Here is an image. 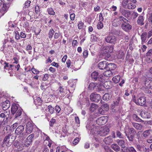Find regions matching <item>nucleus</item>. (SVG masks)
Returning <instances> with one entry per match:
<instances>
[{"label": "nucleus", "instance_id": "nucleus-24", "mask_svg": "<svg viewBox=\"0 0 152 152\" xmlns=\"http://www.w3.org/2000/svg\"><path fill=\"white\" fill-rule=\"evenodd\" d=\"M120 11L121 14L126 17H129L130 15V12L129 10L122 9L120 10Z\"/></svg>", "mask_w": 152, "mask_h": 152}, {"label": "nucleus", "instance_id": "nucleus-13", "mask_svg": "<svg viewBox=\"0 0 152 152\" xmlns=\"http://www.w3.org/2000/svg\"><path fill=\"white\" fill-rule=\"evenodd\" d=\"M14 146L15 148L18 151H21L24 147V145L23 144V142H19L17 141H15L14 143Z\"/></svg>", "mask_w": 152, "mask_h": 152}, {"label": "nucleus", "instance_id": "nucleus-22", "mask_svg": "<svg viewBox=\"0 0 152 152\" xmlns=\"http://www.w3.org/2000/svg\"><path fill=\"white\" fill-rule=\"evenodd\" d=\"M34 102L37 106H39L42 104V101L39 97H34Z\"/></svg>", "mask_w": 152, "mask_h": 152}, {"label": "nucleus", "instance_id": "nucleus-3", "mask_svg": "<svg viewBox=\"0 0 152 152\" xmlns=\"http://www.w3.org/2000/svg\"><path fill=\"white\" fill-rule=\"evenodd\" d=\"M104 39L107 42L111 44H115L117 40L115 36L110 34L106 37Z\"/></svg>", "mask_w": 152, "mask_h": 152}, {"label": "nucleus", "instance_id": "nucleus-49", "mask_svg": "<svg viewBox=\"0 0 152 152\" xmlns=\"http://www.w3.org/2000/svg\"><path fill=\"white\" fill-rule=\"evenodd\" d=\"M103 27V23L101 22H99L97 25V27L98 29H102Z\"/></svg>", "mask_w": 152, "mask_h": 152}, {"label": "nucleus", "instance_id": "nucleus-53", "mask_svg": "<svg viewBox=\"0 0 152 152\" xmlns=\"http://www.w3.org/2000/svg\"><path fill=\"white\" fill-rule=\"evenodd\" d=\"M31 71L32 72L35 74H38L39 72L38 70L35 69L34 68H32Z\"/></svg>", "mask_w": 152, "mask_h": 152}, {"label": "nucleus", "instance_id": "nucleus-8", "mask_svg": "<svg viewBox=\"0 0 152 152\" xmlns=\"http://www.w3.org/2000/svg\"><path fill=\"white\" fill-rule=\"evenodd\" d=\"M100 99L101 96L100 95L95 93H92L90 96V99L92 101L97 102L100 100Z\"/></svg>", "mask_w": 152, "mask_h": 152}, {"label": "nucleus", "instance_id": "nucleus-11", "mask_svg": "<svg viewBox=\"0 0 152 152\" xmlns=\"http://www.w3.org/2000/svg\"><path fill=\"white\" fill-rule=\"evenodd\" d=\"M124 132L126 135H135L136 131L133 128L127 126L124 128Z\"/></svg>", "mask_w": 152, "mask_h": 152}, {"label": "nucleus", "instance_id": "nucleus-5", "mask_svg": "<svg viewBox=\"0 0 152 152\" xmlns=\"http://www.w3.org/2000/svg\"><path fill=\"white\" fill-rule=\"evenodd\" d=\"M102 88V86L100 84H97L95 83H91L89 85L88 88L91 90L95 89L96 91H99Z\"/></svg>", "mask_w": 152, "mask_h": 152}, {"label": "nucleus", "instance_id": "nucleus-10", "mask_svg": "<svg viewBox=\"0 0 152 152\" xmlns=\"http://www.w3.org/2000/svg\"><path fill=\"white\" fill-rule=\"evenodd\" d=\"M33 124L31 121L28 122L26 125V133L28 134L31 133L33 129Z\"/></svg>", "mask_w": 152, "mask_h": 152}, {"label": "nucleus", "instance_id": "nucleus-64", "mask_svg": "<svg viewBox=\"0 0 152 152\" xmlns=\"http://www.w3.org/2000/svg\"><path fill=\"white\" fill-rule=\"evenodd\" d=\"M147 56H150L152 55V49L149 50L146 53Z\"/></svg>", "mask_w": 152, "mask_h": 152}, {"label": "nucleus", "instance_id": "nucleus-61", "mask_svg": "<svg viewBox=\"0 0 152 152\" xmlns=\"http://www.w3.org/2000/svg\"><path fill=\"white\" fill-rule=\"evenodd\" d=\"M55 110L57 113H59L61 110V108L59 106L56 105L55 107Z\"/></svg>", "mask_w": 152, "mask_h": 152}, {"label": "nucleus", "instance_id": "nucleus-26", "mask_svg": "<svg viewBox=\"0 0 152 152\" xmlns=\"http://www.w3.org/2000/svg\"><path fill=\"white\" fill-rule=\"evenodd\" d=\"M116 67V66L115 64L110 63L107 65L106 69L111 71L115 69Z\"/></svg>", "mask_w": 152, "mask_h": 152}, {"label": "nucleus", "instance_id": "nucleus-41", "mask_svg": "<svg viewBox=\"0 0 152 152\" xmlns=\"http://www.w3.org/2000/svg\"><path fill=\"white\" fill-rule=\"evenodd\" d=\"M23 142V145H24V146L28 147V146H29L31 143V141L30 140V141H29L27 139H26L25 140V141H24V142Z\"/></svg>", "mask_w": 152, "mask_h": 152}, {"label": "nucleus", "instance_id": "nucleus-48", "mask_svg": "<svg viewBox=\"0 0 152 152\" xmlns=\"http://www.w3.org/2000/svg\"><path fill=\"white\" fill-rule=\"evenodd\" d=\"M48 109L49 112L51 114L53 113L54 111V108L50 105L48 106Z\"/></svg>", "mask_w": 152, "mask_h": 152}, {"label": "nucleus", "instance_id": "nucleus-56", "mask_svg": "<svg viewBox=\"0 0 152 152\" xmlns=\"http://www.w3.org/2000/svg\"><path fill=\"white\" fill-rule=\"evenodd\" d=\"M31 3V1H26L25 3V7L28 8L29 7Z\"/></svg>", "mask_w": 152, "mask_h": 152}, {"label": "nucleus", "instance_id": "nucleus-14", "mask_svg": "<svg viewBox=\"0 0 152 152\" xmlns=\"http://www.w3.org/2000/svg\"><path fill=\"white\" fill-rule=\"evenodd\" d=\"M115 136L113 137L112 136H110L104 138L103 141L107 145H110L111 143L113 141V138H114Z\"/></svg>", "mask_w": 152, "mask_h": 152}, {"label": "nucleus", "instance_id": "nucleus-62", "mask_svg": "<svg viewBox=\"0 0 152 152\" xmlns=\"http://www.w3.org/2000/svg\"><path fill=\"white\" fill-rule=\"evenodd\" d=\"M79 138L77 137L73 141V143L76 145L77 143L79 141Z\"/></svg>", "mask_w": 152, "mask_h": 152}, {"label": "nucleus", "instance_id": "nucleus-16", "mask_svg": "<svg viewBox=\"0 0 152 152\" xmlns=\"http://www.w3.org/2000/svg\"><path fill=\"white\" fill-rule=\"evenodd\" d=\"M10 106V102L8 100H6L5 101L3 102L2 105V109L4 110H7Z\"/></svg>", "mask_w": 152, "mask_h": 152}, {"label": "nucleus", "instance_id": "nucleus-33", "mask_svg": "<svg viewBox=\"0 0 152 152\" xmlns=\"http://www.w3.org/2000/svg\"><path fill=\"white\" fill-rule=\"evenodd\" d=\"M132 118L133 119L136 121L140 122H143V121L138 117L135 114H134L133 115Z\"/></svg>", "mask_w": 152, "mask_h": 152}, {"label": "nucleus", "instance_id": "nucleus-46", "mask_svg": "<svg viewBox=\"0 0 152 152\" xmlns=\"http://www.w3.org/2000/svg\"><path fill=\"white\" fill-rule=\"evenodd\" d=\"M101 107L104 109V110L107 111L109 109L108 105L107 104H104L102 105Z\"/></svg>", "mask_w": 152, "mask_h": 152}, {"label": "nucleus", "instance_id": "nucleus-54", "mask_svg": "<svg viewBox=\"0 0 152 152\" xmlns=\"http://www.w3.org/2000/svg\"><path fill=\"white\" fill-rule=\"evenodd\" d=\"M34 137V134H30L27 138V139L29 141H31V142L32 139H33Z\"/></svg>", "mask_w": 152, "mask_h": 152}, {"label": "nucleus", "instance_id": "nucleus-35", "mask_svg": "<svg viewBox=\"0 0 152 152\" xmlns=\"http://www.w3.org/2000/svg\"><path fill=\"white\" fill-rule=\"evenodd\" d=\"M117 142L121 148H124L125 147V142L124 140H118Z\"/></svg>", "mask_w": 152, "mask_h": 152}, {"label": "nucleus", "instance_id": "nucleus-28", "mask_svg": "<svg viewBox=\"0 0 152 152\" xmlns=\"http://www.w3.org/2000/svg\"><path fill=\"white\" fill-rule=\"evenodd\" d=\"M112 95L108 93L105 94L103 96V99L105 101H108L111 99Z\"/></svg>", "mask_w": 152, "mask_h": 152}, {"label": "nucleus", "instance_id": "nucleus-39", "mask_svg": "<svg viewBox=\"0 0 152 152\" xmlns=\"http://www.w3.org/2000/svg\"><path fill=\"white\" fill-rule=\"evenodd\" d=\"M58 90L61 95V96H64L65 95L66 93L64 91V88H63L62 86H60Z\"/></svg>", "mask_w": 152, "mask_h": 152}, {"label": "nucleus", "instance_id": "nucleus-52", "mask_svg": "<svg viewBox=\"0 0 152 152\" xmlns=\"http://www.w3.org/2000/svg\"><path fill=\"white\" fill-rule=\"evenodd\" d=\"M129 1L128 0H123V1L122 2V5L123 7H125L128 2Z\"/></svg>", "mask_w": 152, "mask_h": 152}, {"label": "nucleus", "instance_id": "nucleus-31", "mask_svg": "<svg viewBox=\"0 0 152 152\" xmlns=\"http://www.w3.org/2000/svg\"><path fill=\"white\" fill-rule=\"evenodd\" d=\"M111 148L115 151L117 152L120 151V148L116 144H113L111 145Z\"/></svg>", "mask_w": 152, "mask_h": 152}, {"label": "nucleus", "instance_id": "nucleus-4", "mask_svg": "<svg viewBox=\"0 0 152 152\" xmlns=\"http://www.w3.org/2000/svg\"><path fill=\"white\" fill-rule=\"evenodd\" d=\"M113 49L114 46L112 45L105 46L103 48V53L102 52L101 53V55L102 56H104L105 54L107 53H111L113 52Z\"/></svg>", "mask_w": 152, "mask_h": 152}, {"label": "nucleus", "instance_id": "nucleus-1", "mask_svg": "<svg viewBox=\"0 0 152 152\" xmlns=\"http://www.w3.org/2000/svg\"><path fill=\"white\" fill-rule=\"evenodd\" d=\"M109 131V128L107 126H105L101 128L95 127L91 130L90 134L95 136L99 135L103 137L107 134Z\"/></svg>", "mask_w": 152, "mask_h": 152}, {"label": "nucleus", "instance_id": "nucleus-59", "mask_svg": "<svg viewBox=\"0 0 152 152\" xmlns=\"http://www.w3.org/2000/svg\"><path fill=\"white\" fill-rule=\"evenodd\" d=\"M104 110L103 109V108L101 107H100L99 109V113L101 114H103L104 113Z\"/></svg>", "mask_w": 152, "mask_h": 152}, {"label": "nucleus", "instance_id": "nucleus-19", "mask_svg": "<svg viewBox=\"0 0 152 152\" xmlns=\"http://www.w3.org/2000/svg\"><path fill=\"white\" fill-rule=\"evenodd\" d=\"M121 27L124 30L128 31L131 29L132 26L129 24L126 23L122 24Z\"/></svg>", "mask_w": 152, "mask_h": 152}, {"label": "nucleus", "instance_id": "nucleus-17", "mask_svg": "<svg viewBox=\"0 0 152 152\" xmlns=\"http://www.w3.org/2000/svg\"><path fill=\"white\" fill-rule=\"evenodd\" d=\"M135 147L140 152H146V148H145V146L143 145H140L139 144H136L135 145Z\"/></svg>", "mask_w": 152, "mask_h": 152}, {"label": "nucleus", "instance_id": "nucleus-51", "mask_svg": "<svg viewBox=\"0 0 152 152\" xmlns=\"http://www.w3.org/2000/svg\"><path fill=\"white\" fill-rule=\"evenodd\" d=\"M45 142L46 143V145L50 147L52 144V141L51 140H44Z\"/></svg>", "mask_w": 152, "mask_h": 152}, {"label": "nucleus", "instance_id": "nucleus-2", "mask_svg": "<svg viewBox=\"0 0 152 152\" xmlns=\"http://www.w3.org/2000/svg\"><path fill=\"white\" fill-rule=\"evenodd\" d=\"M12 138V135L11 134H9L8 135H6L3 141L2 146L4 147V145L7 147L10 146L13 142Z\"/></svg>", "mask_w": 152, "mask_h": 152}, {"label": "nucleus", "instance_id": "nucleus-20", "mask_svg": "<svg viewBox=\"0 0 152 152\" xmlns=\"http://www.w3.org/2000/svg\"><path fill=\"white\" fill-rule=\"evenodd\" d=\"M145 85L147 88L152 89V79H147L145 81Z\"/></svg>", "mask_w": 152, "mask_h": 152}, {"label": "nucleus", "instance_id": "nucleus-44", "mask_svg": "<svg viewBox=\"0 0 152 152\" xmlns=\"http://www.w3.org/2000/svg\"><path fill=\"white\" fill-rule=\"evenodd\" d=\"M47 11L50 15H54L55 14V12L52 8H48L47 9Z\"/></svg>", "mask_w": 152, "mask_h": 152}, {"label": "nucleus", "instance_id": "nucleus-27", "mask_svg": "<svg viewBox=\"0 0 152 152\" xmlns=\"http://www.w3.org/2000/svg\"><path fill=\"white\" fill-rule=\"evenodd\" d=\"M132 124L134 128L137 130H141L142 129V126L140 124L137 123L132 122Z\"/></svg>", "mask_w": 152, "mask_h": 152}, {"label": "nucleus", "instance_id": "nucleus-7", "mask_svg": "<svg viewBox=\"0 0 152 152\" xmlns=\"http://www.w3.org/2000/svg\"><path fill=\"white\" fill-rule=\"evenodd\" d=\"M133 101L134 102L137 104L140 105H143L145 103L146 100L145 97L141 96L137 100L134 97L132 99Z\"/></svg>", "mask_w": 152, "mask_h": 152}, {"label": "nucleus", "instance_id": "nucleus-58", "mask_svg": "<svg viewBox=\"0 0 152 152\" xmlns=\"http://www.w3.org/2000/svg\"><path fill=\"white\" fill-rule=\"evenodd\" d=\"M116 135L118 137L120 138H123V136L122 134L119 131H117L116 132Z\"/></svg>", "mask_w": 152, "mask_h": 152}, {"label": "nucleus", "instance_id": "nucleus-36", "mask_svg": "<svg viewBox=\"0 0 152 152\" xmlns=\"http://www.w3.org/2000/svg\"><path fill=\"white\" fill-rule=\"evenodd\" d=\"M151 132V130H148L144 131L143 133V136L145 138L148 137L150 135Z\"/></svg>", "mask_w": 152, "mask_h": 152}, {"label": "nucleus", "instance_id": "nucleus-57", "mask_svg": "<svg viewBox=\"0 0 152 152\" xmlns=\"http://www.w3.org/2000/svg\"><path fill=\"white\" fill-rule=\"evenodd\" d=\"M49 76L48 74H45L43 77L42 80L44 81L47 80L49 78Z\"/></svg>", "mask_w": 152, "mask_h": 152}, {"label": "nucleus", "instance_id": "nucleus-25", "mask_svg": "<svg viewBox=\"0 0 152 152\" xmlns=\"http://www.w3.org/2000/svg\"><path fill=\"white\" fill-rule=\"evenodd\" d=\"M18 105L16 104H13L12 105L11 111L12 113L13 114H15L16 112L19 109Z\"/></svg>", "mask_w": 152, "mask_h": 152}, {"label": "nucleus", "instance_id": "nucleus-32", "mask_svg": "<svg viewBox=\"0 0 152 152\" xmlns=\"http://www.w3.org/2000/svg\"><path fill=\"white\" fill-rule=\"evenodd\" d=\"M104 76L107 77H110L112 76L113 74V72L110 70H107L104 72L103 73Z\"/></svg>", "mask_w": 152, "mask_h": 152}, {"label": "nucleus", "instance_id": "nucleus-34", "mask_svg": "<svg viewBox=\"0 0 152 152\" xmlns=\"http://www.w3.org/2000/svg\"><path fill=\"white\" fill-rule=\"evenodd\" d=\"M137 22L138 24L142 25L144 24L143 18L142 16H140L138 18L137 20Z\"/></svg>", "mask_w": 152, "mask_h": 152}, {"label": "nucleus", "instance_id": "nucleus-47", "mask_svg": "<svg viewBox=\"0 0 152 152\" xmlns=\"http://www.w3.org/2000/svg\"><path fill=\"white\" fill-rule=\"evenodd\" d=\"M116 54L117 57L118 58H121L124 55V53L122 51H120V52H117Z\"/></svg>", "mask_w": 152, "mask_h": 152}, {"label": "nucleus", "instance_id": "nucleus-40", "mask_svg": "<svg viewBox=\"0 0 152 152\" xmlns=\"http://www.w3.org/2000/svg\"><path fill=\"white\" fill-rule=\"evenodd\" d=\"M97 105L95 104L92 103L91 104L90 110L91 111L94 112L97 108Z\"/></svg>", "mask_w": 152, "mask_h": 152}, {"label": "nucleus", "instance_id": "nucleus-21", "mask_svg": "<svg viewBox=\"0 0 152 152\" xmlns=\"http://www.w3.org/2000/svg\"><path fill=\"white\" fill-rule=\"evenodd\" d=\"M107 62L104 61L99 62L98 64V67L101 69H103L107 67Z\"/></svg>", "mask_w": 152, "mask_h": 152}, {"label": "nucleus", "instance_id": "nucleus-9", "mask_svg": "<svg viewBox=\"0 0 152 152\" xmlns=\"http://www.w3.org/2000/svg\"><path fill=\"white\" fill-rule=\"evenodd\" d=\"M108 118L107 116H102L97 119L96 121V123L99 125H102L105 124L107 121Z\"/></svg>", "mask_w": 152, "mask_h": 152}, {"label": "nucleus", "instance_id": "nucleus-60", "mask_svg": "<svg viewBox=\"0 0 152 152\" xmlns=\"http://www.w3.org/2000/svg\"><path fill=\"white\" fill-rule=\"evenodd\" d=\"M56 120L55 119L52 118L51 121H50V126H52L53 124H54L56 122Z\"/></svg>", "mask_w": 152, "mask_h": 152}, {"label": "nucleus", "instance_id": "nucleus-43", "mask_svg": "<svg viewBox=\"0 0 152 152\" xmlns=\"http://www.w3.org/2000/svg\"><path fill=\"white\" fill-rule=\"evenodd\" d=\"M136 7V5L134 4L130 3L127 5V8L129 9H134Z\"/></svg>", "mask_w": 152, "mask_h": 152}, {"label": "nucleus", "instance_id": "nucleus-63", "mask_svg": "<svg viewBox=\"0 0 152 152\" xmlns=\"http://www.w3.org/2000/svg\"><path fill=\"white\" fill-rule=\"evenodd\" d=\"M148 20L149 22L152 23V14L150 13L148 15Z\"/></svg>", "mask_w": 152, "mask_h": 152}, {"label": "nucleus", "instance_id": "nucleus-6", "mask_svg": "<svg viewBox=\"0 0 152 152\" xmlns=\"http://www.w3.org/2000/svg\"><path fill=\"white\" fill-rule=\"evenodd\" d=\"M91 77L95 80H97L102 83L104 82L103 77L101 75H99L98 73L96 72H94L91 74Z\"/></svg>", "mask_w": 152, "mask_h": 152}, {"label": "nucleus", "instance_id": "nucleus-38", "mask_svg": "<svg viewBox=\"0 0 152 152\" xmlns=\"http://www.w3.org/2000/svg\"><path fill=\"white\" fill-rule=\"evenodd\" d=\"M22 109L20 108H19L18 110L15 113V118H18V117L20 116L22 113Z\"/></svg>", "mask_w": 152, "mask_h": 152}, {"label": "nucleus", "instance_id": "nucleus-55", "mask_svg": "<svg viewBox=\"0 0 152 152\" xmlns=\"http://www.w3.org/2000/svg\"><path fill=\"white\" fill-rule=\"evenodd\" d=\"M61 35V33H60L56 32L55 33L54 35V38L55 39H57L60 37Z\"/></svg>", "mask_w": 152, "mask_h": 152}, {"label": "nucleus", "instance_id": "nucleus-42", "mask_svg": "<svg viewBox=\"0 0 152 152\" xmlns=\"http://www.w3.org/2000/svg\"><path fill=\"white\" fill-rule=\"evenodd\" d=\"M128 138L130 142H132L133 140V139L134 138L135 135H126Z\"/></svg>", "mask_w": 152, "mask_h": 152}, {"label": "nucleus", "instance_id": "nucleus-15", "mask_svg": "<svg viewBox=\"0 0 152 152\" xmlns=\"http://www.w3.org/2000/svg\"><path fill=\"white\" fill-rule=\"evenodd\" d=\"M24 130V127L23 125L19 126L16 129L15 132V133L18 135L22 134L23 135L22 133Z\"/></svg>", "mask_w": 152, "mask_h": 152}, {"label": "nucleus", "instance_id": "nucleus-30", "mask_svg": "<svg viewBox=\"0 0 152 152\" xmlns=\"http://www.w3.org/2000/svg\"><path fill=\"white\" fill-rule=\"evenodd\" d=\"M147 34L146 32H144L141 35V38L142 40V44H143L145 42L147 38Z\"/></svg>", "mask_w": 152, "mask_h": 152}, {"label": "nucleus", "instance_id": "nucleus-50", "mask_svg": "<svg viewBox=\"0 0 152 152\" xmlns=\"http://www.w3.org/2000/svg\"><path fill=\"white\" fill-rule=\"evenodd\" d=\"M84 26V23L81 21H79L78 24V28L80 29L83 28Z\"/></svg>", "mask_w": 152, "mask_h": 152}, {"label": "nucleus", "instance_id": "nucleus-37", "mask_svg": "<svg viewBox=\"0 0 152 152\" xmlns=\"http://www.w3.org/2000/svg\"><path fill=\"white\" fill-rule=\"evenodd\" d=\"M120 79V76L119 75H117L115 76L112 78V80L115 83H118Z\"/></svg>", "mask_w": 152, "mask_h": 152}, {"label": "nucleus", "instance_id": "nucleus-12", "mask_svg": "<svg viewBox=\"0 0 152 152\" xmlns=\"http://www.w3.org/2000/svg\"><path fill=\"white\" fill-rule=\"evenodd\" d=\"M10 113V112L9 110L4 111V112L0 114V117L3 118V121L4 122H6L9 117Z\"/></svg>", "mask_w": 152, "mask_h": 152}, {"label": "nucleus", "instance_id": "nucleus-18", "mask_svg": "<svg viewBox=\"0 0 152 152\" xmlns=\"http://www.w3.org/2000/svg\"><path fill=\"white\" fill-rule=\"evenodd\" d=\"M140 115L142 118H149L151 117V114L150 113L144 111H142L141 112Z\"/></svg>", "mask_w": 152, "mask_h": 152}, {"label": "nucleus", "instance_id": "nucleus-45", "mask_svg": "<svg viewBox=\"0 0 152 152\" xmlns=\"http://www.w3.org/2000/svg\"><path fill=\"white\" fill-rule=\"evenodd\" d=\"M54 33V31L53 29L50 30L48 33V37L49 38H51Z\"/></svg>", "mask_w": 152, "mask_h": 152}, {"label": "nucleus", "instance_id": "nucleus-29", "mask_svg": "<svg viewBox=\"0 0 152 152\" xmlns=\"http://www.w3.org/2000/svg\"><path fill=\"white\" fill-rule=\"evenodd\" d=\"M123 152H137L135 149L132 146L127 148L124 149Z\"/></svg>", "mask_w": 152, "mask_h": 152}, {"label": "nucleus", "instance_id": "nucleus-23", "mask_svg": "<svg viewBox=\"0 0 152 152\" xmlns=\"http://www.w3.org/2000/svg\"><path fill=\"white\" fill-rule=\"evenodd\" d=\"M9 7L8 4H3L1 11V14L3 15L8 10Z\"/></svg>", "mask_w": 152, "mask_h": 152}]
</instances>
